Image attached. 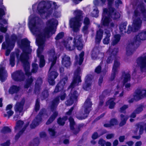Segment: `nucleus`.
<instances>
[{"label": "nucleus", "instance_id": "f257e3e1", "mask_svg": "<svg viewBox=\"0 0 146 146\" xmlns=\"http://www.w3.org/2000/svg\"><path fill=\"white\" fill-rule=\"evenodd\" d=\"M29 26L33 33L36 37V41L38 46L37 55L40 58L39 66L43 67L45 64L44 56L41 54L45 46L46 38H49L55 33L56 27L58 24L57 20L52 19L46 22V26L44 32L42 33L40 27V19L34 15L31 14L29 18Z\"/></svg>", "mask_w": 146, "mask_h": 146}, {"label": "nucleus", "instance_id": "f03ea898", "mask_svg": "<svg viewBox=\"0 0 146 146\" xmlns=\"http://www.w3.org/2000/svg\"><path fill=\"white\" fill-rule=\"evenodd\" d=\"M58 7V6L55 2L42 1L40 2L38 5L36 3L33 5L32 9L34 12H35V11L37 8L36 12L43 18H44V16L45 17L47 13L50 14L54 10L53 16L58 18L61 16L60 12L55 9Z\"/></svg>", "mask_w": 146, "mask_h": 146}, {"label": "nucleus", "instance_id": "7ed1b4c3", "mask_svg": "<svg viewBox=\"0 0 146 146\" xmlns=\"http://www.w3.org/2000/svg\"><path fill=\"white\" fill-rule=\"evenodd\" d=\"M81 73L80 68H78L74 72L73 82L68 88L69 90L71 89V92L69 94L67 100L65 102V104L67 106L71 105L77 100L79 94L78 92L75 90L74 87L77 86L78 83L81 82Z\"/></svg>", "mask_w": 146, "mask_h": 146}, {"label": "nucleus", "instance_id": "20e7f679", "mask_svg": "<svg viewBox=\"0 0 146 146\" xmlns=\"http://www.w3.org/2000/svg\"><path fill=\"white\" fill-rule=\"evenodd\" d=\"M143 17V20L146 21V12L144 6L142 5L135 10L133 17V22L132 27L129 25L127 33L129 34L132 31L135 32L141 27L142 21L141 18Z\"/></svg>", "mask_w": 146, "mask_h": 146}, {"label": "nucleus", "instance_id": "39448f33", "mask_svg": "<svg viewBox=\"0 0 146 146\" xmlns=\"http://www.w3.org/2000/svg\"><path fill=\"white\" fill-rule=\"evenodd\" d=\"M20 47L23 50V52L21 55L19 60L23 64L24 69L26 75H31V73L30 72V64L28 61L29 54L32 50L30 46V42L27 39L21 40Z\"/></svg>", "mask_w": 146, "mask_h": 146}, {"label": "nucleus", "instance_id": "423d86ee", "mask_svg": "<svg viewBox=\"0 0 146 146\" xmlns=\"http://www.w3.org/2000/svg\"><path fill=\"white\" fill-rule=\"evenodd\" d=\"M108 2V6L109 7V9L106 8L103 9V13L101 23L105 26L109 25L110 27L114 26V23L112 22L110 18V16L113 19L119 18L120 17V14L115 11L114 9L111 7L114 0H107Z\"/></svg>", "mask_w": 146, "mask_h": 146}, {"label": "nucleus", "instance_id": "0eeeda50", "mask_svg": "<svg viewBox=\"0 0 146 146\" xmlns=\"http://www.w3.org/2000/svg\"><path fill=\"white\" fill-rule=\"evenodd\" d=\"M82 35L77 34L74 36L73 41V44H71L72 41V38L70 37L66 40H63L61 43L63 45L66 49L69 50H74L76 47L77 49L79 50H81L83 48V45L82 42Z\"/></svg>", "mask_w": 146, "mask_h": 146}, {"label": "nucleus", "instance_id": "6e6552de", "mask_svg": "<svg viewBox=\"0 0 146 146\" xmlns=\"http://www.w3.org/2000/svg\"><path fill=\"white\" fill-rule=\"evenodd\" d=\"M49 62H51V66L50 68L49 74L48 75V82L52 85L55 84L54 80L58 75V73L55 71H52L53 66L55 64L57 57L55 56L54 50L53 49L49 52Z\"/></svg>", "mask_w": 146, "mask_h": 146}, {"label": "nucleus", "instance_id": "1a4fd4ad", "mask_svg": "<svg viewBox=\"0 0 146 146\" xmlns=\"http://www.w3.org/2000/svg\"><path fill=\"white\" fill-rule=\"evenodd\" d=\"M146 39V31L139 33L135 36L133 42L129 44L127 47V53L130 55L133 52L135 48L137 47L139 45V42L141 40Z\"/></svg>", "mask_w": 146, "mask_h": 146}, {"label": "nucleus", "instance_id": "9d476101", "mask_svg": "<svg viewBox=\"0 0 146 146\" xmlns=\"http://www.w3.org/2000/svg\"><path fill=\"white\" fill-rule=\"evenodd\" d=\"M74 14L75 17L70 20V27L74 31L76 32L82 25L81 21L82 18V12L80 10H77L74 11Z\"/></svg>", "mask_w": 146, "mask_h": 146}, {"label": "nucleus", "instance_id": "9b49d317", "mask_svg": "<svg viewBox=\"0 0 146 146\" xmlns=\"http://www.w3.org/2000/svg\"><path fill=\"white\" fill-rule=\"evenodd\" d=\"M17 39V37L14 34L12 35L9 40L7 39V36L6 37L5 42L3 43L2 46L3 49H7L5 53L6 56L9 55L11 51L14 47Z\"/></svg>", "mask_w": 146, "mask_h": 146}, {"label": "nucleus", "instance_id": "f8f14e48", "mask_svg": "<svg viewBox=\"0 0 146 146\" xmlns=\"http://www.w3.org/2000/svg\"><path fill=\"white\" fill-rule=\"evenodd\" d=\"M92 105V103L90 101V99L89 98L87 99L84 103L82 111L77 115V118L80 120L86 118L91 110Z\"/></svg>", "mask_w": 146, "mask_h": 146}, {"label": "nucleus", "instance_id": "ddd939ff", "mask_svg": "<svg viewBox=\"0 0 146 146\" xmlns=\"http://www.w3.org/2000/svg\"><path fill=\"white\" fill-rule=\"evenodd\" d=\"M25 102V99H23L21 101L17 102L15 106L14 110L16 114L14 118L15 120L20 118L23 115V109Z\"/></svg>", "mask_w": 146, "mask_h": 146}, {"label": "nucleus", "instance_id": "4468645a", "mask_svg": "<svg viewBox=\"0 0 146 146\" xmlns=\"http://www.w3.org/2000/svg\"><path fill=\"white\" fill-rule=\"evenodd\" d=\"M59 97H57L52 102L51 108L52 110L53 114L46 122L47 124H49L52 122L57 116L58 115V112L54 111V110L59 104Z\"/></svg>", "mask_w": 146, "mask_h": 146}, {"label": "nucleus", "instance_id": "2eb2a0df", "mask_svg": "<svg viewBox=\"0 0 146 146\" xmlns=\"http://www.w3.org/2000/svg\"><path fill=\"white\" fill-rule=\"evenodd\" d=\"M67 77L62 79L60 82L58 83L56 86L54 91V93H57L58 92L62 91L63 93L61 95L60 98L61 100H63L66 97V94L64 93V86L67 81Z\"/></svg>", "mask_w": 146, "mask_h": 146}, {"label": "nucleus", "instance_id": "dca6fc26", "mask_svg": "<svg viewBox=\"0 0 146 146\" xmlns=\"http://www.w3.org/2000/svg\"><path fill=\"white\" fill-rule=\"evenodd\" d=\"M122 82H119L117 86V91L114 95H116L119 92L123 90V88L124 83L129 81L130 80V76L128 73H124L123 74L122 78L121 79Z\"/></svg>", "mask_w": 146, "mask_h": 146}, {"label": "nucleus", "instance_id": "f3484780", "mask_svg": "<svg viewBox=\"0 0 146 146\" xmlns=\"http://www.w3.org/2000/svg\"><path fill=\"white\" fill-rule=\"evenodd\" d=\"M137 62L141 71L146 73V53L138 58Z\"/></svg>", "mask_w": 146, "mask_h": 146}, {"label": "nucleus", "instance_id": "a211bd4d", "mask_svg": "<svg viewBox=\"0 0 146 146\" xmlns=\"http://www.w3.org/2000/svg\"><path fill=\"white\" fill-rule=\"evenodd\" d=\"M146 97V90L138 88L135 90L133 98L135 100H138Z\"/></svg>", "mask_w": 146, "mask_h": 146}, {"label": "nucleus", "instance_id": "6ab92c4d", "mask_svg": "<svg viewBox=\"0 0 146 146\" xmlns=\"http://www.w3.org/2000/svg\"><path fill=\"white\" fill-rule=\"evenodd\" d=\"M24 122L23 121L19 120L16 123V125L15 127V131L20 130L19 133L17 134L15 137L16 139H18L20 135L24 131L26 126H24L23 127Z\"/></svg>", "mask_w": 146, "mask_h": 146}, {"label": "nucleus", "instance_id": "aec40b11", "mask_svg": "<svg viewBox=\"0 0 146 146\" xmlns=\"http://www.w3.org/2000/svg\"><path fill=\"white\" fill-rule=\"evenodd\" d=\"M12 77L15 81H22L25 78V75L21 70L17 71L13 73L12 74Z\"/></svg>", "mask_w": 146, "mask_h": 146}, {"label": "nucleus", "instance_id": "412c9836", "mask_svg": "<svg viewBox=\"0 0 146 146\" xmlns=\"http://www.w3.org/2000/svg\"><path fill=\"white\" fill-rule=\"evenodd\" d=\"M44 109L43 110L40 111L39 114L36 117L35 119H34L31 125V128H35L38 125L39 123L41 121V116H43L45 115V113H44Z\"/></svg>", "mask_w": 146, "mask_h": 146}, {"label": "nucleus", "instance_id": "4be33fe9", "mask_svg": "<svg viewBox=\"0 0 146 146\" xmlns=\"http://www.w3.org/2000/svg\"><path fill=\"white\" fill-rule=\"evenodd\" d=\"M118 51V49L117 48H114L113 50H112L111 47L110 48L109 50L107 52V54L110 55V56L108 57L106 61L107 63H110L112 62L113 60L111 58L112 57H113V56H115Z\"/></svg>", "mask_w": 146, "mask_h": 146}, {"label": "nucleus", "instance_id": "5701e85b", "mask_svg": "<svg viewBox=\"0 0 146 146\" xmlns=\"http://www.w3.org/2000/svg\"><path fill=\"white\" fill-rule=\"evenodd\" d=\"M92 76L91 75H87L85 78V83L83 86V88L86 90L90 89L91 88V80Z\"/></svg>", "mask_w": 146, "mask_h": 146}, {"label": "nucleus", "instance_id": "b1692460", "mask_svg": "<svg viewBox=\"0 0 146 146\" xmlns=\"http://www.w3.org/2000/svg\"><path fill=\"white\" fill-rule=\"evenodd\" d=\"M120 65L119 61L117 60L114 61V63L113 67L112 72L111 75L110 80H112L114 79L115 75L117 73L118 68Z\"/></svg>", "mask_w": 146, "mask_h": 146}, {"label": "nucleus", "instance_id": "393cba45", "mask_svg": "<svg viewBox=\"0 0 146 146\" xmlns=\"http://www.w3.org/2000/svg\"><path fill=\"white\" fill-rule=\"evenodd\" d=\"M62 63L63 65L67 68L69 67L71 64L70 57L64 55L62 58Z\"/></svg>", "mask_w": 146, "mask_h": 146}, {"label": "nucleus", "instance_id": "a878e982", "mask_svg": "<svg viewBox=\"0 0 146 146\" xmlns=\"http://www.w3.org/2000/svg\"><path fill=\"white\" fill-rule=\"evenodd\" d=\"M7 76V74L6 71L5 70V68L3 67H2L1 65L0 68V79L2 82L4 81Z\"/></svg>", "mask_w": 146, "mask_h": 146}, {"label": "nucleus", "instance_id": "bb28decb", "mask_svg": "<svg viewBox=\"0 0 146 146\" xmlns=\"http://www.w3.org/2000/svg\"><path fill=\"white\" fill-rule=\"evenodd\" d=\"M103 31L100 29L97 32L95 38V41L96 44H98L100 42L103 36Z\"/></svg>", "mask_w": 146, "mask_h": 146}, {"label": "nucleus", "instance_id": "cd10ccee", "mask_svg": "<svg viewBox=\"0 0 146 146\" xmlns=\"http://www.w3.org/2000/svg\"><path fill=\"white\" fill-rule=\"evenodd\" d=\"M84 53L82 52L79 55V58L77 56H76L75 64L76 65H77L78 64L79 65H80L82 64L84 60Z\"/></svg>", "mask_w": 146, "mask_h": 146}, {"label": "nucleus", "instance_id": "c85d7f7f", "mask_svg": "<svg viewBox=\"0 0 146 146\" xmlns=\"http://www.w3.org/2000/svg\"><path fill=\"white\" fill-rule=\"evenodd\" d=\"M42 83V79L38 78L36 80L35 85V93H38L40 89V86Z\"/></svg>", "mask_w": 146, "mask_h": 146}, {"label": "nucleus", "instance_id": "c756f323", "mask_svg": "<svg viewBox=\"0 0 146 146\" xmlns=\"http://www.w3.org/2000/svg\"><path fill=\"white\" fill-rule=\"evenodd\" d=\"M114 98H113L110 99L106 102V105L109 106L110 109L113 108L115 104V103L114 102Z\"/></svg>", "mask_w": 146, "mask_h": 146}, {"label": "nucleus", "instance_id": "7c9ffc66", "mask_svg": "<svg viewBox=\"0 0 146 146\" xmlns=\"http://www.w3.org/2000/svg\"><path fill=\"white\" fill-rule=\"evenodd\" d=\"M105 34H106V36L103 39V42L104 44H108L110 41V37L111 36V34L109 31H106L105 32Z\"/></svg>", "mask_w": 146, "mask_h": 146}, {"label": "nucleus", "instance_id": "2f4dec72", "mask_svg": "<svg viewBox=\"0 0 146 146\" xmlns=\"http://www.w3.org/2000/svg\"><path fill=\"white\" fill-rule=\"evenodd\" d=\"M16 56L17 57L18 59V55L17 54L11 53L10 56V64L12 67L14 66L15 64V56Z\"/></svg>", "mask_w": 146, "mask_h": 146}, {"label": "nucleus", "instance_id": "473e14b6", "mask_svg": "<svg viewBox=\"0 0 146 146\" xmlns=\"http://www.w3.org/2000/svg\"><path fill=\"white\" fill-rule=\"evenodd\" d=\"M120 39V36L119 35H114L112 38L111 45H114L117 44L119 41Z\"/></svg>", "mask_w": 146, "mask_h": 146}, {"label": "nucleus", "instance_id": "72a5a7b5", "mask_svg": "<svg viewBox=\"0 0 146 146\" xmlns=\"http://www.w3.org/2000/svg\"><path fill=\"white\" fill-rule=\"evenodd\" d=\"M117 123V120L115 119H113L110 120L109 123L104 124V126L106 127H110L116 125Z\"/></svg>", "mask_w": 146, "mask_h": 146}, {"label": "nucleus", "instance_id": "f704fd0d", "mask_svg": "<svg viewBox=\"0 0 146 146\" xmlns=\"http://www.w3.org/2000/svg\"><path fill=\"white\" fill-rule=\"evenodd\" d=\"M20 89L19 87L15 86H11L9 90V92L11 94H13L17 92Z\"/></svg>", "mask_w": 146, "mask_h": 146}, {"label": "nucleus", "instance_id": "c9c22d12", "mask_svg": "<svg viewBox=\"0 0 146 146\" xmlns=\"http://www.w3.org/2000/svg\"><path fill=\"white\" fill-rule=\"evenodd\" d=\"M121 121L119 124L120 126L124 125L126 123L127 120L128 118V117L127 115H124L123 114L120 115Z\"/></svg>", "mask_w": 146, "mask_h": 146}, {"label": "nucleus", "instance_id": "e433bc0d", "mask_svg": "<svg viewBox=\"0 0 146 146\" xmlns=\"http://www.w3.org/2000/svg\"><path fill=\"white\" fill-rule=\"evenodd\" d=\"M106 1V0H94L93 2L95 6L103 5L105 4Z\"/></svg>", "mask_w": 146, "mask_h": 146}, {"label": "nucleus", "instance_id": "4c0bfd02", "mask_svg": "<svg viewBox=\"0 0 146 146\" xmlns=\"http://www.w3.org/2000/svg\"><path fill=\"white\" fill-rule=\"evenodd\" d=\"M34 80V78L32 77L29 78L27 80L25 86V87L26 88H28L31 85Z\"/></svg>", "mask_w": 146, "mask_h": 146}, {"label": "nucleus", "instance_id": "58836bf2", "mask_svg": "<svg viewBox=\"0 0 146 146\" xmlns=\"http://www.w3.org/2000/svg\"><path fill=\"white\" fill-rule=\"evenodd\" d=\"M127 23H123L120 24L119 25V29L121 32H125V29Z\"/></svg>", "mask_w": 146, "mask_h": 146}, {"label": "nucleus", "instance_id": "ea45409f", "mask_svg": "<svg viewBox=\"0 0 146 146\" xmlns=\"http://www.w3.org/2000/svg\"><path fill=\"white\" fill-rule=\"evenodd\" d=\"M139 129V134H141L143 133V127L142 124H139L137 126L136 128V131L135 132H137Z\"/></svg>", "mask_w": 146, "mask_h": 146}, {"label": "nucleus", "instance_id": "a19ab883", "mask_svg": "<svg viewBox=\"0 0 146 146\" xmlns=\"http://www.w3.org/2000/svg\"><path fill=\"white\" fill-rule=\"evenodd\" d=\"M67 116L64 117L63 118H59L58 120V123L60 125H63L65 123V121L67 119Z\"/></svg>", "mask_w": 146, "mask_h": 146}, {"label": "nucleus", "instance_id": "79ce46f5", "mask_svg": "<svg viewBox=\"0 0 146 146\" xmlns=\"http://www.w3.org/2000/svg\"><path fill=\"white\" fill-rule=\"evenodd\" d=\"M98 52V51L97 50L95 51V49H94L91 54V57L92 59L95 60L97 58L98 53H97Z\"/></svg>", "mask_w": 146, "mask_h": 146}, {"label": "nucleus", "instance_id": "37998d69", "mask_svg": "<svg viewBox=\"0 0 146 146\" xmlns=\"http://www.w3.org/2000/svg\"><path fill=\"white\" fill-rule=\"evenodd\" d=\"M11 129L7 127H4L1 130V132L3 133H9L11 132Z\"/></svg>", "mask_w": 146, "mask_h": 146}, {"label": "nucleus", "instance_id": "c03bdc74", "mask_svg": "<svg viewBox=\"0 0 146 146\" xmlns=\"http://www.w3.org/2000/svg\"><path fill=\"white\" fill-rule=\"evenodd\" d=\"M32 69L31 72L33 73L36 72L37 70L38 65L35 63H33L32 64Z\"/></svg>", "mask_w": 146, "mask_h": 146}, {"label": "nucleus", "instance_id": "a18cd8bd", "mask_svg": "<svg viewBox=\"0 0 146 146\" xmlns=\"http://www.w3.org/2000/svg\"><path fill=\"white\" fill-rule=\"evenodd\" d=\"M39 141L38 139L36 138L34 139L31 144V146H37L39 144Z\"/></svg>", "mask_w": 146, "mask_h": 146}, {"label": "nucleus", "instance_id": "49530a36", "mask_svg": "<svg viewBox=\"0 0 146 146\" xmlns=\"http://www.w3.org/2000/svg\"><path fill=\"white\" fill-rule=\"evenodd\" d=\"M69 120L70 122V128L71 129H73L74 126L75 125V122L74 119L71 117H70L69 119Z\"/></svg>", "mask_w": 146, "mask_h": 146}, {"label": "nucleus", "instance_id": "de8ad7c7", "mask_svg": "<svg viewBox=\"0 0 146 146\" xmlns=\"http://www.w3.org/2000/svg\"><path fill=\"white\" fill-rule=\"evenodd\" d=\"M98 13L99 11L98 10V8H96L94 9V10L93 11L92 16L96 17L98 16Z\"/></svg>", "mask_w": 146, "mask_h": 146}, {"label": "nucleus", "instance_id": "09e8293b", "mask_svg": "<svg viewBox=\"0 0 146 146\" xmlns=\"http://www.w3.org/2000/svg\"><path fill=\"white\" fill-rule=\"evenodd\" d=\"M64 36V33L63 32H61L59 33L57 35L56 37L55 38V39L56 40H58L62 38Z\"/></svg>", "mask_w": 146, "mask_h": 146}, {"label": "nucleus", "instance_id": "8fccbe9b", "mask_svg": "<svg viewBox=\"0 0 146 146\" xmlns=\"http://www.w3.org/2000/svg\"><path fill=\"white\" fill-rule=\"evenodd\" d=\"M48 131L49 134L51 136H53L55 135L56 132L54 129L52 128H49Z\"/></svg>", "mask_w": 146, "mask_h": 146}, {"label": "nucleus", "instance_id": "3c124183", "mask_svg": "<svg viewBox=\"0 0 146 146\" xmlns=\"http://www.w3.org/2000/svg\"><path fill=\"white\" fill-rule=\"evenodd\" d=\"M88 27L89 26L84 25L82 29V32L84 33L85 34L88 33Z\"/></svg>", "mask_w": 146, "mask_h": 146}, {"label": "nucleus", "instance_id": "603ef678", "mask_svg": "<svg viewBox=\"0 0 146 146\" xmlns=\"http://www.w3.org/2000/svg\"><path fill=\"white\" fill-rule=\"evenodd\" d=\"M39 109V102L38 99L36 100L35 107V110L36 111H38Z\"/></svg>", "mask_w": 146, "mask_h": 146}, {"label": "nucleus", "instance_id": "864d4df0", "mask_svg": "<svg viewBox=\"0 0 146 146\" xmlns=\"http://www.w3.org/2000/svg\"><path fill=\"white\" fill-rule=\"evenodd\" d=\"M84 25L89 26L90 24V21L89 18L86 17L84 20Z\"/></svg>", "mask_w": 146, "mask_h": 146}, {"label": "nucleus", "instance_id": "5fc2aeb1", "mask_svg": "<svg viewBox=\"0 0 146 146\" xmlns=\"http://www.w3.org/2000/svg\"><path fill=\"white\" fill-rule=\"evenodd\" d=\"M128 107V105H124L121 107L119 109V111L121 112H123L125 110L127 109Z\"/></svg>", "mask_w": 146, "mask_h": 146}, {"label": "nucleus", "instance_id": "6e6d98bb", "mask_svg": "<svg viewBox=\"0 0 146 146\" xmlns=\"http://www.w3.org/2000/svg\"><path fill=\"white\" fill-rule=\"evenodd\" d=\"M143 110L142 106L139 107L136 109L135 110V112H136L137 114L139 113Z\"/></svg>", "mask_w": 146, "mask_h": 146}, {"label": "nucleus", "instance_id": "4d7b16f0", "mask_svg": "<svg viewBox=\"0 0 146 146\" xmlns=\"http://www.w3.org/2000/svg\"><path fill=\"white\" fill-rule=\"evenodd\" d=\"M7 30V27H4L2 25H1L0 27V31L1 32L5 33Z\"/></svg>", "mask_w": 146, "mask_h": 146}, {"label": "nucleus", "instance_id": "13d9d810", "mask_svg": "<svg viewBox=\"0 0 146 146\" xmlns=\"http://www.w3.org/2000/svg\"><path fill=\"white\" fill-rule=\"evenodd\" d=\"M7 113L9 117L12 116L14 113V111L11 110H7Z\"/></svg>", "mask_w": 146, "mask_h": 146}, {"label": "nucleus", "instance_id": "bf43d9fd", "mask_svg": "<svg viewBox=\"0 0 146 146\" xmlns=\"http://www.w3.org/2000/svg\"><path fill=\"white\" fill-rule=\"evenodd\" d=\"M105 143V141L102 139H100L98 142V143L101 146H104V144Z\"/></svg>", "mask_w": 146, "mask_h": 146}, {"label": "nucleus", "instance_id": "052dcab7", "mask_svg": "<svg viewBox=\"0 0 146 146\" xmlns=\"http://www.w3.org/2000/svg\"><path fill=\"white\" fill-rule=\"evenodd\" d=\"M5 9H0V19H1L2 16L5 14Z\"/></svg>", "mask_w": 146, "mask_h": 146}, {"label": "nucleus", "instance_id": "680f3d73", "mask_svg": "<svg viewBox=\"0 0 146 146\" xmlns=\"http://www.w3.org/2000/svg\"><path fill=\"white\" fill-rule=\"evenodd\" d=\"M101 67L100 65H99L96 68L95 70V72L97 73H99L101 71Z\"/></svg>", "mask_w": 146, "mask_h": 146}, {"label": "nucleus", "instance_id": "e2e57ef3", "mask_svg": "<svg viewBox=\"0 0 146 146\" xmlns=\"http://www.w3.org/2000/svg\"><path fill=\"white\" fill-rule=\"evenodd\" d=\"M42 96L44 98L47 97L48 96V93L47 91H45L42 93Z\"/></svg>", "mask_w": 146, "mask_h": 146}, {"label": "nucleus", "instance_id": "0e129e2a", "mask_svg": "<svg viewBox=\"0 0 146 146\" xmlns=\"http://www.w3.org/2000/svg\"><path fill=\"white\" fill-rule=\"evenodd\" d=\"M131 85L129 83L126 84L125 85V88L128 90L129 91L131 90Z\"/></svg>", "mask_w": 146, "mask_h": 146}, {"label": "nucleus", "instance_id": "69168bd1", "mask_svg": "<svg viewBox=\"0 0 146 146\" xmlns=\"http://www.w3.org/2000/svg\"><path fill=\"white\" fill-rule=\"evenodd\" d=\"M114 134L111 133L108 135L106 136V138L108 139H110L113 137L114 136Z\"/></svg>", "mask_w": 146, "mask_h": 146}, {"label": "nucleus", "instance_id": "338daca9", "mask_svg": "<svg viewBox=\"0 0 146 146\" xmlns=\"http://www.w3.org/2000/svg\"><path fill=\"white\" fill-rule=\"evenodd\" d=\"M122 4V2L120 0H117L115 1V5L116 7H118L120 5Z\"/></svg>", "mask_w": 146, "mask_h": 146}, {"label": "nucleus", "instance_id": "774afa93", "mask_svg": "<svg viewBox=\"0 0 146 146\" xmlns=\"http://www.w3.org/2000/svg\"><path fill=\"white\" fill-rule=\"evenodd\" d=\"M99 137V136H98L97 133L95 132L92 135V138L93 139H96Z\"/></svg>", "mask_w": 146, "mask_h": 146}]
</instances>
